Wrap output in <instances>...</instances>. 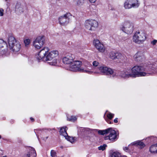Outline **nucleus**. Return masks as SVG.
Here are the masks:
<instances>
[{
  "instance_id": "f257e3e1",
  "label": "nucleus",
  "mask_w": 157,
  "mask_h": 157,
  "mask_svg": "<svg viewBox=\"0 0 157 157\" xmlns=\"http://www.w3.org/2000/svg\"><path fill=\"white\" fill-rule=\"evenodd\" d=\"M49 48L48 47H44L36 56V58L39 60L42 59L48 61L51 65H55L57 63V60L55 58L58 56V52L53 50L49 52Z\"/></svg>"
},
{
  "instance_id": "f03ea898",
  "label": "nucleus",
  "mask_w": 157,
  "mask_h": 157,
  "mask_svg": "<svg viewBox=\"0 0 157 157\" xmlns=\"http://www.w3.org/2000/svg\"><path fill=\"white\" fill-rule=\"evenodd\" d=\"M7 42L10 50L14 53H16L20 50L21 44L13 36H9Z\"/></svg>"
},
{
  "instance_id": "7ed1b4c3",
  "label": "nucleus",
  "mask_w": 157,
  "mask_h": 157,
  "mask_svg": "<svg viewBox=\"0 0 157 157\" xmlns=\"http://www.w3.org/2000/svg\"><path fill=\"white\" fill-rule=\"evenodd\" d=\"M82 64V62L80 61H73L72 62L70 65L69 70L75 72L82 71L84 72H86L89 74L91 73L92 72L88 70H84L81 68V67Z\"/></svg>"
},
{
  "instance_id": "20e7f679",
  "label": "nucleus",
  "mask_w": 157,
  "mask_h": 157,
  "mask_svg": "<svg viewBox=\"0 0 157 157\" xmlns=\"http://www.w3.org/2000/svg\"><path fill=\"white\" fill-rule=\"evenodd\" d=\"M109 133V134L108 136L105 137V140L109 139L111 141H114L117 139V135L116 132L111 128H109L103 130H99L98 131V133L101 135H104Z\"/></svg>"
},
{
  "instance_id": "39448f33",
  "label": "nucleus",
  "mask_w": 157,
  "mask_h": 157,
  "mask_svg": "<svg viewBox=\"0 0 157 157\" xmlns=\"http://www.w3.org/2000/svg\"><path fill=\"white\" fill-rule=\"evenodd\" d=\"M148 69L146 67L141 66H136L132 69V74L134 75V77L136 76H143L146 75L145 72H142L143 71H147Z\"/></svg>"
},
{
  "instance_id": "423d86ee",
  "label": "nucleus",
  "mask_w": 157,
  "mask_h": 157,
  "mask_svg": "<svg viewBox=\"0 0 157 157\" xmlns=\"http://www.w3.org/2000/svg\"><path fill=\"white\" fill-rule=\"evenodd\" d=\"M146 39L145 34L142 31H136L133 36V41L135 42L140 44Z\"/></svg>"
},
{
  "instance_id": "0eeeda50",
  "label": "nucleus",
  "mask_w": 157,
  "mask_h": 157,
  "mask_svg": "<svg viewBox=\"0 0 157 157\" xmlns=\"http://www.w3.org/2000/svg\"><path fill=\"white\" fill-rule=\"evenodd\" d=\"M133 24L132 22L129 21L127 20L124 22L121 29L124 33L128 34H131L133 32Z\"/></svg>"
},
{
  "instance_id": "6e6552de",
  "label": "nucleus",
  "mask_w": 157,
  "mask_h": 157,
  "mask_svg": "<svg viewBox=\"0 0 157 157\" xmlns=\"http://www.w3.org/2000/svg\"><path fill=\"white\" fill-rule=\"evenodd\" d=\"M98 25V22L94 20L90 19L86 21L84 26L86 29L90 31H94Z\"/></svg>"
},
{
  "instance_id": "1a4fd4ad",
  "label": "nucleus",
  "mask_w": 157,
  "mask_h": 157,
  "mask_svg": "<svg viewBox=\"0 0 157 157\" xmlns=\"http://www.w3.org/2000/svg\"><path fill=\"white\" fill-rule=\"evenodd\" d=\"M72 16V15L70 13H67L61 16L59 18V24L63 26L67 25L69 22Z\"/></svg>"
},
{
  "instance_id": "9d476101",
  "label": "nucleus",
  "mask_w": 157,
  "mask_h": 157,
  "mask_svg": "<svg viewBox=\"0 0 157 157\" xmlns=\"http://www.w3.org/2000/svg\"><path fill=\"white\" fill-rule=\"evenodd\" d=\"M140 3L137 0H126L124 3V7L125 9L136 8L139 7Z\"/></svg>"
},
{
  "instance_id": "9b49d317",
  "label": "nucleus",
  "mask_w": 157,
  "mask_h": 157,
  "mask_svg": "<svg viewBox=\"0 0 157 157\" xmlns=\"http://www.w3.org/2000/svg\"><path fill=\"white\" fill-rule=\"evenodd\" d=\"M45 43V38L42 36L37 37L33 42V46L37 49H40Z\"/></svg>"
},
{
  "instance_id": "f8f14e48",
  "label": "nucleus",
  "mask_w": 157,
  "mask_h": 157,
  "mask_svg": "<svg viewBox=\"0 0 157 157\" xmlns=\"http://www.w3.org/2000/svg\"><path fill=\"white\" fill-rule=\"evenodd\" d=\"M100 71L105 75H111L114 77L116 75V73L112 69L105 66H102L98 67Z\"/></svg>"
},
{
  "instance_id": "ddd939ff",
  "label": "nucleus",
  "mask_w": 157,
  "mask_h": 157,
  "mask_svg": "<svg viewBox=\"0 0 157 157\" xmlns=\"http://www.w3.org/2000/svg\"><path fill=\"white\" fill-rule=\"evenodd\" d=\"M93 44L95 47L99 52H104L105 48L103 44L98 39H94L93 41Z\"/></svg>"
},
{
  "instance_id": "4468645a",
  "label": "nucleus",
  "mask_w": 157,
  "mask_h": 157,
  "mask_svg": "<svg viewBox=\"0 0 157 157\" xmlns=\"http://www.w3.org/2000/svg\"><path fill=\"white\" fill-rule=\"evenodd\" d=\"M130 69H126L119 72L118 75L124 78H128L129 77H134V75L131 73Z\"/></svg>"
},
{
  "instance_id": "2eb2a0df",
  "label": "nucleus",
  "mask_w": 157,
  "mask_h": 157,
  "mask_svg": "<svg viewBox=\"0 0 157 157\" xmlns=\"http://www.w3.org/2000/svg\"><path fill=\"white\" fill-rule=\"evenodd\" d=\"M74 56L70 54L64 57L62 59L63 63L65 64H71L74 60Z\"/></svg>"
},
{
  "instance_id": "dca6fc26",
  "label": "nucleus",
  "mask_w": 157,
  "mask_h": 157,
  "mask_svg": "<svg viewBox=\"0 0 157 157\" xmlns=\"http://www.w3.org/2000/svg\"><path fill=\"white\" fill-rule=\"evenodd\" d=\"M134 58L135 61L138 62L143 61L145 59L143 53L142 52H138L134 56Z\"/></svg>"
},
{
  "instance_id": "f3484780",
  "label": "nucleus",
  "mask_w": 157,
  "mask_h": 157,
  "mask_svg": "<svg viewBox=\"0 0 157 157\" xmlns=\"http://www.w3.org/2000/svg\"><path fill=\"white\" fill-rule=\"evenodd\" d=\"M23 6L20 3L17 2L15 5V13L18 15H20L23 12Z\"/></svg>"
},
{
  "instance_id": "a211bd4d",
  "label": "nucleus",
  "mask_w": 157,
  "mask_h": 157,
  "mask_svg": "<svg viewBox=\"0 0 157 157\" xmlns=\"http://www.w3.org/2000/svg\"><path fill=\"white\" fill-rule=\"evenodd\" d=\"M4 47L6 46V42L2 39H0V52L1 54L3 55L7 51V48L6 49H2Z\"/></svg>"
},
{
  "instance_id": "6ab92c4d",
  "label": "nucleus",
  "mask_w": 157,
  "mask_h": 157,
  "mask_svg": "<svg viewBox=\"0 0 157 157\" xmlns=\"http://www.w3.org/2000/svg\"><path fill=\"white\" fill-rule=\"evenodd\" d=\"M67 128V127L66 126H64L61 128L59 131L60 134L63 136L64 137L67 136V134L66 130Z\"/></svg>"
},
{
  "instance_id": "aec40b11",
  "label": "nucleus",
  "mask_w": 157,
  "mask_h": 157,
  "mask_svg": "<svg viewBox=\"0 0 157 157\" xmlns=\"http://www.w3.org/2000/svg\"><path fill=\"white\" fill-rule=\"evenodd\" d=\"M132 145H139L141 148H143L145 146V144L140 141L138 140L132 142L131 144Z\"/></svg>"
},
{
  "instance_id": "412c9836",
  "label": "nucleus",
  "mask_w": 157,
  "mask_h": 157,
  "mask_svg": "<svg viewBox=\"0 0 157 157\" xmlns=\"http://www.w3.org/2000/svg\"><path fill=\"white\" fill-rule=\"evenodd\" d=\"M65 138L66 139L71 143H74L76 142L77 140V138L76 137L69 136L68 135L65 137Z\"/></svg>"
},
{
  "instance_id": "4be33fe9",
  "label": "nucleus",
  "mask_w": 157,
  "mask_h": 157,
  "mask_svg": "<svg viewBox=\"0 0 157 157\" xmlns=\"http://www.w3.org/2000/svg\"><path fill=\"white\" fill-rule=\"evenodd\" d=\"M149 151L151 153H156V146L155 144L151 145L149 148Z\"/></svg>"
},
{
  "instance_id": "5701e85b",
  "label": "nucleus",
  "mask_w": 157,
  "mask_h": 157,
  "mask_svg": "<svg viewBox=\"0 0 157 157\" xmlns=\"http://www.w3.org/2000/svg\"><path fill=\"white\" fill-rule=\"evenodd\" d=\"M123 56L121 53L116 52V59L120 60V61L121 60L123 59Z\"/></svg>"
},
{
  "instance_id": "b1692460",
  "label": "nucleus",
  "mask_w": 157,
  "mask_h": 157,
  "mask_svg": "<svg viewBox=\"0 0 157 157\" xmlns=\"http://www.w3.org/2000/svg\"><path fill=\"white\" fill-rule=\"evenodd\" d=\"M116 52H111L109 54V57L112 59H116Z\"/></svg>"
},
{
  "instance_id": "393cba45",
  "label": "nucleus",
  "mask_w": 157,
  "mask_h": 157,
  "mask_svg": "<svg viewBox=\"0 0 157 157\" xmlns=\"http://www.w3.org/2000/svg\"><path fill=\"white\" fill-rule=\"evenodd\" d=\"M67 120L70 121L74 122L76 120L77 118L75 116H71L70 117L67 116Z\"/></svg>"
},
{
  "instance_id": "a878e982",
  "label": "nucleus",
  "mask_w": 157,
  "mask_h": 157,
  "mask_svg": "<svg viewBox=\"0 0 157 157\" xmlns=\"http://www.w3.org/2000/svg\"><path fill=\"white\" fill-rule=\"evenodd\" d=\"M74 1L77 5L81 6L83 4L85 0H75Z\"/></svg>"
},
{
  "instance_id": "bb28decb",
  "label": "nucleus",
  "mask_w": 157,
  "mask_h": 157,
  "mask_svg": "<svg viewBox=\"0 0 157 157\" xmlns=\"http://www.w3.org/2000/svg\"><path fill=\"white\" fill-rule=\"evenodd\" d=\"M114 116V114L112 113H109L107 114V116L108 118L107 119L111 120L113 117Z\"/></svg>"
},
{
  "instance_id": "cd10ccee",
  "label": "nucleus",
  "mask_w": 157,
  "mask_h": 157,
  "mask_svg": "<svg viewBox=\"0 0 157 157\" xmlns=\"http://www.w3.org/2000/svg\"><path fill=\"white\" fill-rule=\"evenodd\" d=\"M120 153L117 152H114L112 154L111 157H120Z\"/></svg>"
},
{
  "instance_id": "c85d7f7f",
  "label": "nucleus",
  "mask_w": 157,
  "mask_h": 157,
  "mask_svg": "<svg viewBox=\"0 0 157 157\" xmlns=\"http://www.w3.org/2000/svg\"><path fill=\"white\" fill-rule=\"evenodd\" d=\"M51 156L52 157H56V153L55 151L52 150L51 151Z\"/></svg>"
},
{
  "instance_id": "c756f323",
  "label": "nucleus",
  "mask_w": 157,
  "mask_h": 157,
  "mask_svg": "<svg viewBox=\"0 0 157 157\" xmlns=\"http://www.w3.org/2000/svg\"><path fill=\"white\" fill-rule=\"evenodd\" d=\"M24 42L25 46H27L30 43V40L28 39H25L24 40Z\"/></svg>"
},
{
  "instance_id": "7c9ffc66",
  "label": "nucleus",
  "mask_w": 157,
  "mask_h": 157,
  "mask_svg": "<svg viewBox=\"0 0 157 157\" xmlns=\"http://www.w3.org/2000/svg\"><path fill=\"white\" fill-rule=\"evenodd\" d=\"M106 147V145L105 144H104L103 145L100 146L98 147V149L99 150H101L104 151L105 149V147Z\"/></svg>"
},
{
  "instance_id": "2f4dec72",
  "label": "nucleus",
  "mask_w": 157,
  "mask_h": 157,
  "mask_svg": "<svg viewBox=\"0 0 157 157\" xmlns=\"http://www.w3.org/2000/svg\"><path fill=\"white\" fill-rule=\"evenodd\" d=\"M94 67H97L99 64V63L97 61H94L92 63Z\"/></svg>"
},
{
  "instance_id": "473e14b6",
  "label": "nucleus",
  "mask_w": 157,
  "mask_h": 157,
  "mask_svg": "<svg viewBox=\"0 0 157 157\" xmlns=\"http://www.w3.org/2000/svg\"><path fill=\"white\" fill-rule=\"evenodd\" d=\"M32 150L33 152V155L34 157H36V152L34 148H32Z\"/></svg>"
},
{
  "instance_id": "72a5a7b5",
  "label": "nucleus",
  "mask_w": 157,
  "mask_h": 157,
  "mask_svg": "<svg viewBox=\"0 0 157 157\" xmlns=\"http://www.w3.org/2000/svg\"><path fill=\"white\" fill-rule=\"evenodd\" d=\"M4 14V10L2 8H0V16H3Z\"/></svg>"
},
{
  "instance_id": "f704fd0d",
  "label": "nucleus",
  "mask_w": 157,
  "mask_h": 157,
  "mask_svg": "<svg viewBox=\"0 0 157 157\" xmlns=\"http://www.w3.org/2000/svg\"><path fill=\"white\" fill-rule=\"evenodd\" d=\"M157 42V40H154L152 41L151 42V44H152L153 45H155L156 44V43Z\"/></svg>"
},
{
  "instance_id": "c9c22d12",
  "label": "nucleus",
  "mask_w": 157,
  "mask_h": 157,
  "mask_svg": "<svg viewBox=\"0 0 157 157\" xmlns=\"http://www.w3.org/2000/svg\"><path fill=\"white\" fill-rule=\"evenodd\" d=\"M22 157H30V153L29 152L27 154H25Z\"/></svg>"
},
{
  "instance_id": "e433bc0d",
  "label": "nucleus",
  "mask_w": 157,
  "mask_h": 157,
  "mask_svg": "<svg viewBox=\"0 0 157 157\" xmlns=\"http://www.w3.org/2000/svg\"><path fill=\"white\" fill-rule=\"evenodd\" d=\"M123 149V150L124 151H126V152H128L129 151V149L128 147H124Z\"/></svg>"
},
{
  "instance_id": "4c0bfd02",
  "label": "nucleus",
  "mask_w": 157,
  "mask_h": 157,
  "mask_svg": "<svg viewBox=\"0 0 157 157\" xmlns=\"http://www.w3.org/2000/svg\"><path fill=\"white\" fill-rule=\"evenodd\" d=\"M90 3H94L96 2L97 0H88Z\"/></svg>"
},
{
  "instance_id": "58836bf2",
  "label": "nucleus",
  "mask_w": 157,
  "mask_h": 157,
  "mask_svg": "<svg viewBox=\"0 0 157 157\" xmlns=\"http://www.w3.org/2000/svg\"><path fill=\"white\" fill-rule=\"evenodd\" d=\"M110 120H109V119H106V121L108 122V123L109 124H111L112 122L110 121Z\"/></svg>"
},
{
  "instance_id": "ea45409f",
  "label": "nucleus",
  "mask_w": 157,
  "mask_h": 157,
  "mask_svg": "<svg viewBox=\"0 0 157 157\" xmlns=\"http://www.w3.org/2000/svg\"><path fill=\"white\" fill-rule=\"evenodd\" d=\"M118 118H116L114 120V122L115 123H117L118 122L117 121Z\"/></svg>"
},
{
  "instance_id": "a19ab883",
  "label": "nucleus",
  "mask_w": 157,
  "mask_h": 157,
  "mask_svg": "<svg viewBox=\"0 0 157 157\" xmlns=\"http://www.w3.org/2000/svg\"><path fill=\"white\" fill-rule=\"evenodd\" d=\"M30 119L32 121H34V119L32 117H30Z\"/></svg>"
},
{
  "instance_id": "79ce46f5",
  "label": "nucleus",
  "mask_w": 157,
  "mask_h": 157,
  "mask_svg": "<svg viewBox=\"0 0 157 157\" xmlns=\"http://www.w3.org/2000/svg\"><path fill=\"white\" fill-rule=\"evenodd\" d=\"M155 146H156V153H157V144H155Z\"/></svg>"
},
{
  "instance_id": "37998d69",
  "label": "nucleus",
  "mask_w": 157,
  "mask_h": 157,
  "mask_svg": "<svg viewBox=\"0 0 157 157\" xmlns=\"http://www.w3.org/2000/svg\"><path fill=\"white\" fill-rule=\"evenodd\" d=\"M1 138V136H0V139Z\"/></svg>"
},
{
  "instance_id": "c03bdc74",
  "label": "nucleus",
  "mask_w": 157,
  "mask_h": 157,
  "mask_svg": "<svg viewBox=\"0 0 157 157\" xmlns=\"http://www.w3.org/2000/svg\"><path fill=\"white\" fill-rule=\"evenodd\" d=\"M61 147V148H63V147Z\"/></svg>"
},
{
  "instance_id": "a18cd8bd",
  "label": "nucleus",
  "mask_w": 157,
  "mask_h": 157,
  "mask_svg": "<svg viewBox=\"0 0 157 157\" xmlns=\"http://www.w3.org/2000/svg\"><path fill=\"white\" fill-rule=\"evenodd\" d=\"M48 138V137H46V139H47Z\"/></svg>"
}]
</instances>
